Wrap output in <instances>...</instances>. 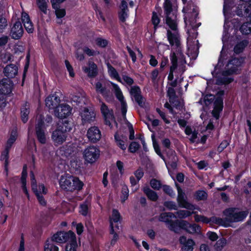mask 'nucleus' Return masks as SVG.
I'll list each match as a JSON object with an SVG mask.
<instances>
[{
    "label": "nucleus",
    "mask_w": 251,
    "mask_h": 251,
    "mask_svg": "<svg viewBox=\"0 0 251 251\" xmlns=\"http://www.w3.org/2000/svg\"><path fill=\"white\" fill-rule=\"evenodd\" d=\"M245 57H232L226 65L225 70L216 79L217 85H226L232 82L234 79L232 75L239 74L245 63Z\"/></svg>",
    "instance_id": "nucleus-1"
},
{
    "label": "nucleus",
    "mask_w": 251,
    "mask_h": 251,
    "mask_svg": "<svg viewBox=\"0 0 251 251\" xmlns=\"http://www.w3.org/2000/svg\"><path fill=\"white\" fill-rule=\"evenodd\" d=\"M72 129V125L67 120L58 124L57 128L52 131L51 138L55 146L62 145L66 140L67 133Z\"/></svg>",
    "instance_id": "nucleus-2"
},
{
    "label": "nucleus",
    "mask_w": 251,
    "mask_h": 251,
    "mask_svg": "<svg viewBox=\"0 0 251 251\" xmlns=\"http://www.w3.org/2000/svg\"><path fill=\"white\" fill-rule=\"evenodd\" d=\"M163 8L166 23L172 30L176 29V0H165Z\"/></svg>",
    "instance_id": "nucleus-3"
},
{
    "label": "nucleus",
    "mask_w": 251,
    "mask_h": 251,
    "mask_svg": "<svg viewBox=\"0 0 251 251\" xmlns=\"http://www.w3.org/2000/svg\"><path fill=\"white\" fill-rule=\"evenodd\" d=\"M177 28L175 30H173L174 32H172L170 30H167V38L171 46H175L177 50L176 52H175L177 57H181V65L179 66V70L181 73H183L185 71V66L184 65L186 63V61L184 59V56L180 51V42L179 39V36L178 33L176 32Z\"/></svg>",
    "instance_id": "nucleus-4"
},
{
    "label": "nucleus",
    "mask_w": 251,
    "mask_h": 251,
    "mask_svg": "<svg viewBox=\"0 0 251 251\" xmlns=\"http://www.w3.org/2000/svg\"><path fill=\"white\" fill-rule=\"evenodd\" d=\"M228 226L230 223L241 222L247 216L248 212L237 208H228L223 211Z\"/></svg>",
    "instance_id": "nucleus-5"
},
{
    "label": "nucleus",
    "mask_w": 251,
    "mask_h": 251,
    "mask_svg": "<svg viewBox=\"0 0 251 251\" xmlns=\"http://www.w3.org/2000/svg\"><path fill=\"white\" fill-rule=\"evenodd\" d=\"M60 185L63 189L73 191L75 190H81L83 183L77 177L69 176H62L60 179Z\"/></svg>",
    "instance_id": "nucleus-6"
},
{
    "label": "nucleus",
    "mask_w": 251,
    "mask_h": 251,
    "mask_svg": "<svg viewBox=\"0 0 251 251\" xmlns=\"http://www.w3.org/2000/svg\"><path fill=\"white\" fill-rule=\"evenodd\" d=\"M76 238L75 234L70 230L68 232L59 231L54 234L51 237V241L58 243H64L67 241L70 243Z\"/></svg>",
    "instance_id": "nucleus-7"
},
{
    "label": "nucleus",
    "mask_w": 251,
    "mask_h": 251,
    "mask_svg": "<svg viewBox=\"0 0 251 251\" xmlns=\"http://www.w3.org/2000/svg\"><path fill=\"white\" fill-rule=\"evenodd\" d=\"M35 135L38 141L42 144H45L47 137L46 127L43 120L39 118L35 125Z\"/></svg>",
    "instance_id": "nucleus-8"
},
{
    "label": "nucleus",
    "mask_w": 251,
    "mask_h": 251,
    "mask_svg": "<svg viewBox=\"0 0 251 251\" xmlns=\"http://www.w3.org/2000/svg\"><path fill=\"white\" fill-rule=\"evenodd\" d=\"M176 186L177 190V201L179 206L189 210L195 209V205L187 201V197L180 186L176 183Z\"/></svg>",
    "instance_id": "nucleus-9"
},
{
    "label": "nucleus",
    "mask_w": 251,
    "mask_h": 251,
    "mask_svg": "<svg viewBox=\"0 0 251 251\" xmlns=\"http://www.w3.org/2000/svg\"><path fill=\"white\" fill-rule=\"evenodd\" d=\"M100 156V151L95 146H90L83 151V157L86 161L93 163L96 161Z\"/></svg>",
    "instance_id": "nucleus-10"
},
{
    "label": "nucleus",
    "mask_w": 251,
    "mask_h": 251,
    "mask_svg": "<svg viewBox=\"0 0 251 251\" xmlns=\"http://www.w3.org/2000/svg\"><path fill=\"white\" fill-rule=\"evenodd\" d=\"M224 95V91H220L217 93V97L214 102V109L212 111V114L216 120L219 118L220 112L223 108V100L222 96Z\"/></svg>",
    "instance_id": "nucleus-11"
},
{
    "label": "nucleus",
    "mask_w": 251,
    "mask_h": 251,
    "mask_svg": "<svg viewBox=\"0 0 251 251\" xmlns=\"http://www.w3.org/2000/svg\"><path fill=\"white\" fill-rule=\"evenodd\" d=\"M113 88V90L115 96L117 99L120 101L121 104V112L124 118H126V113L127 111V104L126 101L124 100V97L123 95L122 92L119 87V86L113 83H111Z\"/></svg>",
    "instance_id": "nucleus-12"
},
{
    "label": "nucleus",
    "mask_w": 251,
    "mask_h": 251,
    "mask_svg": "<svg viewBox=\"0 0 251 251\" xmlns=\"http://www.w3.org/2000/svg\"><path fill=\"white\" fill-rule=\"evenodd\" d=\"M96 91L98 94H101L107 101H112L113 97L110 90L106 88L105 85L100 82L95 84Z\"/></svg>",
    "instance_id": "nucleus-13"
},
{
    "label": "nucleus",
    "mask_w": 251,
    "mask_h": 251,
    "mask_svg": "<svg viewBox=\"0 0 251 251\" xmlns=\"http://www.w3.org/2000/svg\"><path fill=\"white\" fill-rule=\"evenodd\" d=\"M72 111V108L68 104L63 103L59 104L54 109V115L60 119L65 118L69 116Z\"/></svg>",
    "instance_id": "nucleus-14"
},
{
    "label": "nucleus",
    "mask_w": 251,
    "mask_h": 251,
    "mask_svg": "<svg viewBox=\"0 0 251 251\" xmlns=\"http://www.w3.org/2000/svg\"><path fill=\"white\" fill-rule=\"evenodd\" d=\"M83 124L93 122L96 118V114L92 109L85 108L80 113Z\"/></svg>",
    "instance_id": "nucleus-15"
},
{
    "label": "nucleus",
    "mask_w": 251,
    "mask_h": 251,
    "mask_svg": "<svg viewBox=\"0 0 251 251\" xmlns=\"http://www.w3.org/2000/svg\"><path fill=\"white\" fill-rule=\"evenodd\" d=\"M13 86V83L9 78H3L0 80V93L7 95L12 92Z\"/></svg>",
    "instance_id": "nucleus-16"
},
{
    "label": "nucleus",
    "mask_w": 251,
    "mask_h": 251,
    "mask_svg": "<svg viewBox=\"0 0 251 251\" xmlns=\"http://www.w3.org/2000/svg\"><path fill=\"white\" fill-rule=\"evenodd\" d=\"M87 136L91 142L96 143L100 139L101 133L98 127L93 126L88 130Z\"/></svg>",
    "instance_id": "nucleus-17"
},
{
    "label": "nucleus",
    "mask_w": 251,
    "mask_h": 251,
    "mask_svg": "<svg viewBox=\"0 0 251 251\" xmlns=\"http://www.w3.org/2000/svg\"><path fill=\"white\" fill-rule=\"evenodd\" d=\"M24 29L20 21L16 22L11 28L10 34L13 39H18L23 34Z\"/></svg>",
    "instance_id": "nucleus-18"
},
{
    "label": "nucleus",
    "mask_w": 251,
    "mask_h": 251,
    "mask_svg": "<svg viewBox=\"0 0 251 251\" xmlns=\"http://www.w3.org/2000/svg\"><path fill=\"white\" fill-rule=\"evenodd\" d=\"M60 102V98L56 94L48 96L46 99V105L49 109H55Z\"/></svg>",
    "instance_id": "nucleus-19"
},
{
    "label": "nucleus",
    "mask_w": 251,
    "mask_h": 251,
    "mask_svg": "<svg viewBox=\"0 0 251 251\" xmlns=\"http://www.w3.org/2000/svg\"><path fill=\"white\" fill-rule=\"evenodd\" d=\"M130 94L133 96L136 102L139 106L142 107L144 105L143 97L141 95V91L140 88L137 86L131 87L130 90Z\"/></svg>",
    "instance_id": "nucleus-20"
},
{
    "label": "nucleus",
    "mask_w": 251,
    "mask_h": 251,
    "mask_svg": "<svg viewBox=\"0 0 251 251\" xmlns=\"http://www.w3.org/2000/svg\"><path fill=\"white\" fill-rule=\"evenodd\" d=\"M179 242L182 245V251H193L195 243L192 239H187L186 237L182 236L180 237Z\"/></svg>",
    "instance_id": "nucleus-21"
},
{
    "label": "nucleus",
    "mask_w": 251,
    "mask_h": 251,
    "mask_svg": "<svg viewBox=\"0 0 251 251\" xmlns=\"http://www.w3.org/2000/svg\"><path fill=\"white\" fill-rule=\"evenodd\" d=\"M22 20L26 31L29 33H32L34 30L33 25L29 15L26 13H22Z\"/></svg>",
    "instance_id": "nucleus-22"
},
{
    "label": "nucleus",
    "mask_w": 251,
    "mask_h": 251,
    "mask_svg": "<svg viewBox=\"0 0 251 251\" xmlns=\"http://www.w3.org/2000/svg\"><path fill=\"white\" fill-rule=\"evenodd\" d=\"M3 73L8 78H14L18 74V67L14 64L8 65L4 68Z\"/></svg>",
    "instance_id": "nucleus-23"
},
{
    "label": "nucleus",
    "mask_w": 251,
    "mask_h": 251,
    "mask_svg": "<svg viewBox=\"0 0 251 251\" xmlns=\"http://www.w3.org/2000/svg\"><path fill=\"white\" fill-rule=\"evenodd\" d=\"M177 56L175 52L171 54V61L172 65L170 67V73L168 76L169 80H173L174 78L173 73L177 69Z\"/></svg>",
    "instance_id": "nucleus-24"
},
{
    "label": "nucleus",
    "mask_w": 251,
    "mask_h": 251,
    "mask_svg": "<svg viewBox=\"0 0 251 251\" xmlns=\"http://www.w3.org/2000/svg\"><path fill=\"white\" fill-rule=\"evenodd\" d=\"M121 10L119 13V17L121 21L125 22L127 17V3L125 0H122L120 6Z\"/></svg>",
    "instance_id": "nucleus-25"
},
{
    "label": "nucleus",
    "mask_w": 251,
    "mask_h": 251,
    "mask_svg": "<svg viewBox=\"0 0 251 251\" xmlns=\"http://www.w3.org/2000/svg\"><path fill=\"white\" fill-rule=\"evenodd\" d=\"M29 112V104L28 102H25L21 108V117L23 123H25L28 121Z\"/></svg>",
    "instance_id": "nucleus-26"
},
{
    "label": "nucleus",
    "mask_w": 251,
    "mask_h": 251,
    "mask_svg": "<svg viewBox=\"0 0 251 251\" xmlns=\"http://www.w3.org/2000/svg\"><path fill=\"white\" fill-rule=\"evenodd\" d=\"M121 216L120 213L116 209H113L112 211V217L110 220V234L114 233V223H117L120 221Z\"/></svg>",
    "instance_id": "nucleus-27"
},
{
    "label": "nucleus",
    "mask_w": 251,
    "mask_h": 251,
    "mask_svg": "<svg viewBox=\"0 0 251 251\" xmlns=\"http://www.w3.org/2000/svg\"><path fill=\"white\" fill-rule=\"evenodd\" d=\"M84 71L88 74V75L90 77H94L97 75V66L93 62L89 63V67H85L83 68Z\"/></svg>",
    "instance_id": "nucleus-28"
},
{
    "label": "nucleus",
    "mask_w": 251,
    "mask_h": 251,
    "mask_svg": "<svg viewBox=\"0 0 251 251\" xmlns=\"http://www.w3.org/2000/svg\"><path fill=\"white\" fill-rule=\"evenodd\" d=\"M115 139L117 145L122 150H125L126 148V137L119 135L117 133L115 135Z\"/></svg>",
    "instance_id": "nucleus-29"
},
{
    "label": "nucleus",
    "mask_w": 251,
    "mask_h": 251,
    "mask_svg": "<svg viewBox=\"0 0 251 251\" xmlns=\"http://www.w3.org/2000/svg\"><path fill=\"white\" fill-rule=\"evenodd\" d=\"M143 191L150 200L155 201L158 199V197L157 193L151 190L149 187H144Z\"/></svg>",
    "instance_id": "nucleus-30"
},
{
    "label": "nucleus",
    "mask_w": 251,
    "mask_h": 251,
    "mask_svg": "<svg viewBox=\"0 0 251 251\" xmlns=\"http://www.w3.org/2000/svg\"><path fill=\"white\" fill-rule=\"evenodd\" d=\"M248 43L249 42L247 40H243L237 43L234 48V52L236 54L242 52Z\"/></svg>",
    "instance_id": "nucleus-31"
},
{
    "label": "nucleus",
    "mask_w": 251,
    "mask_h": 251,
    "mask_svg": "<svg viewBox=\"0 0 251 251\" xmlns=\"http://www.w3.org/2000/svg\"><path fill=\"white\" fill-rule=\"evenodd\" d=\"M210 222L218 225L224 226H228V224H227V222L226 221V217H225L224 219L214 216L212 217L209 218V223Z\"/></svg>",
    "instance_id": "nucleus-32"
},
{
    "label": "nucleus",
    "mask_w": 251,
    "mask_h": 251,
    "mask_svg": "<svg viewBox=\"0 0 251 251\" xmlns=\"http://www.w3.org/2000/svg\"><path fill=\"white\" fill-rule=\"evenodd\" d=\"M215 98V97L213 95H206L204 97L203 100L201 99L199 102L201 104H202L203 102L206 106H208L213 102Z\"/></svg>",
    "instance_id": "nucleus-33"
},
{
    "label": "nucleus",
    "mask_w": 251,
    "mask_h": 251,
    "mask_svg": "<svg viewBox=\"0 0 251 251\" xmlns=\"http://www.w3.org/2000/svg\"><path fill=\"white\" fill-rule=\"evenodd\" d=\"M227 243L225 238H221L218 240L214 245V249L216 251H221Z\"/></svg>",
    "instance_id": "nucleus-34"
},
{
    "label": "nucleus",
    "mask_w": 251,
    "mask_h": 251,
    "mask_svg": "<svg viewBox=\"0 0 251 251\" xmlns=\"http://www.w3.org/2000/svg\"><path fill=\"white\" fill-rule=\"evenodd\" d=\"M100 110L103 117H106L108 118L112 117L113 114L111 111L108 109L107 106L103 102H101Z\"/></svg>",
    "instance_id": "nucleus-35"
},
{
    "label": "nucleus",
    "mask_w": 251,
    "mask_h": 251,
    "mask_svg": "<svg viewBox=\"0 0 251 251\" xmlns=\"http://www.w3.org/2000/svg\"><path fill=\"white\" fill-rule=\"evenodd\" d=\"M241 32L245 34L251 33V21L244 23L240 27Z\"/></svg>",
    "instance_id": "nucleus-36"
},
{
    "label": "nucleus",
    "mask_w": 251,
    "mask_h": 251,
    "mask_svg": "<svg viewBox=\"0 0 251 251\" xmlns=\"http://www.w3.org/2000/svg\"><path fill=\"white\" fill-rule=\"evenodd\" d=\"M169 225L168 226V228L175 233H178L179 231V226L178 225V221H170V222L169 223Z\"/></svg>",
    "instance_id": "nucleus-37"
},
{
    "label": "nucleus",
    "mask_w": 251,
    "mask_h": 251,
    "mask_svg": "<svg viewBox=\"0 0 251 251\" xmlns=\"http://www.w3.org/2000/svg\"><path fill=\"white\" fill-rule=\"evenodd\" d=\"M39 9L44 14L47 13V4L45 0H36Z\"/></svg>",
    "instance_id": "nucleus-38"
},
{
    "label": "nucleus",
    "mask_w": 251,
    "mask_h": 251,
    "mask_svg": "<svg viewBox=\"0 0 251 251\" xmlns=\"http://www.w3.org/2000/svg\"><path fill=\"white\" fill-rule=\"evenodd\" d=\"M51 240H47L44 246V251H58V248L51 243Z\"/></svg>",
    "instance_id": "nucleus-39"
},
{
    "label": "nucleus",
    "mask_w": 251,
    "mask_h": 251,
    "mask_svg": "<svg viewBox=\"0 0 251 251\" xmlns=\"http://www.w3.org/2000/svg\"><path fill=\"white\" fill-rule=\"evenodd\" d=\"M192 213L193 212L185 210H180L176 212L177 218L179 219L185 218L191 215Z\"/></svg>",
    "instance_id": "nucleus-40"
},
{
    "label": "nucleus",
    "mask_w": 251,
    "mask_h": 251,
    "mask_svg": "<svg viewBox=\"0 0 251 251\" xmlns=\"http://www.w3.org/2000/svg\"><path fill=\"white\" fill-rule=\"evenodd\" d=\"M195 197L198 201H203L207 199V194L204 191L199 190L196 192Z\"/></svg>",
    "instance_id": "nucleus-41"
},
{
    "label": "nucleus",
    "mask_w": 251,
    "mask_h": 251,
    "mask_svg": "<svg viewBox=\"0 0 251 251\" xmlns=\"http://www.w3.org/2000/svg\"><path fill=\"white\" fill-rule=\"evenodd\" d=\"M186 231L190 233H198L200 231V227L198 225L195 224H189V226L187 228Z\"/></svg>",
    "instance_id": "nucleus-42"
},
{
    "label": "nucleus",
    "mask_w": 251,
    "mask_h": 251,
    "mask_svg": "<svg viewBox=\"0 0 251 251\" xmlns=\"http://www.w3.org/2000/svg\"><path fill=\"white\" fill-rule=\"evenodd\" d=\"M108 72L111 76L115 78L118 81L121 82V78L116 69L111 65H108Z\"/></svg>",
    "instance_id": "nucleus-43"
},
{
    "label": "nucleus",
    "mask_w": 251,
    "mask_h": 251,
    "mask_svg": "<svg viewBox=\"0 0 251 251\" xmlns=\"http://www.w3.org/2000/svg\"><path fill=\"white\" fill-rule=\"evenodd\" d=\"M77 244L76 238L68 243L66 246V251H76Z\"/></svg>",
    "instance_id": "nucleus-44"
},
{
    "label": "nucleus",
    "mask_w": 251,
    "mask_h": 251,
    "mask_svg": "<svg viewBox=\"0 0 251 251\" xmlns=\"http://www.w3.org/2000/svg\"><path fill=\"white\" fill-rule=\"evenodd\" d=\"M122 196H121L122 202H124L128 199L129 191L126 185H124L122 189Z\"/></svg>",
    "instance_id": "nucleus-45"
},
{
    "label": "nucleus",
    "mask_w": 251,
    "mask_h": 251,
    "mask_svg": "<svg viewBox=\"0 0 251 251\" xmlns=\"http://www.w3.org/2000/svg\"><path fill=\"white\" fill-rule=\"evenodd\" d=\"M9 150L5 149L4 151L1 153L0 156V160L1 161H4V166L5 169L7 170V165H8V153H9Z\"/></svg>",
    "instance_id": "nucleus-46"
},
{
    "label": "nucleus",
    "mask_w": 251,
    "mask_h": 251,
    "mask_svg": "<svg viewBox=\"0 0 251 251\" xmlns=\"http://www.w3.org/2000/svg\"><path fill=\"white\" fill-rule=\"evenodd\" d=\"M167 95L169 97V102L174 103V100L176 99V91L172 87H169L167 91Z\"/></svg>",
    "instance_id": "nucleus-47"
},
{
    "label": "nucleus",
    "mask_w": 251,
    "mask_h": 251,
    "mask_svg": "<svg viewBox=\"0 0 251 251\" xmlns=\"http://www.w3.org/2000/svg\"><path fill=\"white\" fill-rule=\"evenodd\" d=\"M150 185L151 187L155 190H158L161 187V184L160 181L156 179H152L150 181Z\"/></svg>",
    "instance_id": "nucleus-48"
},
{
    "label": "nucleus",
    "mask_w": 251,
    "mask_h": 251,
    "mask_svg": "<svg viewBox=\"0 0 251 251\" xmlns=\"http://www.w3.org/2000/svg\"><path fill=\"white\" fill-rule=\"evenodd\" d=\"M16 133L13 134V132H12V134L11 135L9 139L7 140L6 146L5 149L9 150L11 147L12 144L16 141Z\"/></svg>",
    "instance_id": "nucleus-49"
},
{
    "label": "nucleus",
    "mask_w": 251,
    "mask_h": 251,
    "mask_svg": "<svg viewBox=\"0 0 251 251\" xmlns=\"http://www.w3.org/2000/svg\"><path fill=\"white\" fill-rule=\"evenodd\" d=\"M162 188L163 190L166 194L169 195L171 197L173 198L175 197V193L172 188L170 187V186L167 185H164L163 186Z\"/></svg>",
    "instance_id": "nucleus-50"
},
{
    "label": "nucleus",
    "mask_w": 251,
    "mask_h": 251,
    "mask_svg": "<svg viewBox=\"0 0 251 251\" xmlns=\"http://www.w3.org/2000/svg\"><path fill=\"white\" fill-rule=\"evenodd\" d=\"M164 205L169 210H176L177 206L176 203L172 201H167L164 202Z\"/></svg>",
    "instance_id": "nucleus-51"
},
{
    "label": "nucleus",
    "mask_w": 251,
    "mask_h": 251,
    "mask_svg": "<svg viewBox=\"0 0 251 251\" xmlns=\"http://www.w3.org/2000/svg\"><path fill=\"white\" fill-rule=\"evenodd\" d=\"M151 21L154 25V29L155 30L157 27L158 25L160 23V19L158 17L157 14L155 12H153L152 13Z\"/></svg>",
    "instance_id": "nucleus-52"
},
{
    "label": "nucleus",
    "mask_w": 251,
    "mask_h": 251,
    "mask_svg": "<svg viewBox=\"0 0 251 251\" xmlns=\"http://www.w3.org/2000/svg\"><path fill=\"white\" fill-rule=\"evenodd\" d=\"M34 192V193L35 194L37 198V199L39 202V203L42 205H43V206H45L46 205V201L45 200L43 196H42V195H41L37 188H36V191H33Z\"/></svg>",
    "instance_id": "nucleus-53"
},
{
    "label": "nucleus",
    "mask_w": 251,
    "mask_h": 251,
    "mask_svg": "<svg viewBox=\"0 0 251 251\" xmlns=\"http://www.w3.org/2000/svg\"><path fill=\"white\" fill-rule=\"evenodd\" d=\"M195 220L197 222H202L203 223H209V218H208L204 216L196 215L195 216Z\"/></svg>",
    "instance_id": "nucleus-54"
},
{
    "label": "nucleus",
    "mask_w": 251,
    "mask_h": 251,
    "mask_svg": "<svg viewBox=\"0 0 251 251\" xmlns=\"http://www.w3.org/2000/svg\"><path fill=\"white\" fill-rule=\"evenodd\" d=\"M140 145L136 142H132L129 146V151L132 153L135 152L139 148Z\"/></svg>",
    "instance_id": "nucleus-55"
},
{
    "label": "nucleus",
    "mask_w": 251,
    "mask_h": 251,
    "mask_svg": "<svg viewBox=\"0 0 251 251\" xmlns=\"http://www.w3.org/2000/svg\"><path fill=\"white\" fill-rule=\"evenodd\" d=\"M30 176L32 189L33 191H36V188H37V185L36 184V181L35 180L34 173L32 171H31L30 172Z\"/></svg>",
    "instance_id": "nucleus-56"
},
{
    "label": "nucleus",
    "mask_w": 251,
    "mask_h": 251,
    "mask_svg": "<svg viewBox=\"0 0 251 251\" xmlns=\"http://www.w3.org/2000/svg\"><path fill=\"white\" fill-rule=\"evenodd\" d=\"M54 9L55 10V14L57 18H61L65 16V15H66L65 9L59 8L58 7V4H57V8Z\"/></svg>",
    "instance_id": "nucleus-57"
},
{
    "label": "nucleus",
    "mask_w": 251,
    "mask_h": 251,
    "mask_svg": "<svg viewBox=\"0 0 251 251\" xmlns=\"http://www.w3.org/2000/svg\"><path fill=\"white\" fill-rule=\"evenodd\" d=\"M7 26V20L2 17H0V32H2Z\"/></svg>",
    "instance_id": "nucleus-58"
},
{
    "label": "nucleus",
    "mask_w": 251,
    "mask_h": 251,
    "mask_svg": "<svg viewBox=\"0 0 251 251\" xmlns=\"http://www.w3.org/2000/svg\"><path fill=\"white\" fill-rule=\"evenodd\" d=\"M96 44L101 48L105 47L107 44L108 42L106 40L100 38H98L96 40Z\"/></svg>",
    "instance_id": "nucleus-59"
},
{
    "label": "nucleus",
    "mask_w": 251,
    "mask_h": 251,
    "mask_svg": "<svg viewBox=\"0 0 251 251\" xmlns=\"http://www.w3.org/2000/svg\"><path fill=\"white\" fill-rule=\"evenodd\" d=\"M158 220L166 223H169L170 222L167 212L162 213L158 217Z\"/></svg>",
    "instance_id": "nucleus-60"
},
{
    "label": "nucleus",
    "mask_w": 251,
    "mask_h": 251,
    "mask_svg": "<svg viewBox=\"0 0 251 251\" xmlns=\"http://www.w3.org/2000/svg\"><path fill=\"white\" fill-rule=\"evenodd\" d=\"M83 50V51L89 56H94L96 54L99 53V52H97L95 50H91L87 47H84Z\"/></svg>",
    "instance_id": "nucleus-61"
},
{
    "label": "nucleus",
    "mask_w": 251,
    "mask_h": 251,
    "mask_svg": "<svg viewBox=\"0 0 251 251\" xmlns=\"http://www.w3.org/2000/svg\"><path fill=\"white\" fill-rule=\"evenodd\" d=\"M229 145V143L226 140H224L221 142L217 148V151L219 152H221L226 147Z\"/></svg>",
    "instance_id": "nucleus-62"
},
{
    "label": "nucleus",
    "mask_w": 251,
    "mask_h": 251,
    "mask_svg": "<svg viewBox=\"0 0 251 251\" xmlns=\"http://www.w3.org/2000/svg\"><path fill=\"white\" fill-rule=\"evenodd\" d=\"M65 65H66V67L68 72H69L70 75L71 77H74V75H75V74H74V71H73V67H72V66L70 64L69 62L67 60H66L65 61Z\"/></svg>",
    "instance_id": "nucleus-63"
},
{
    "label": "nucleus",
    "mask_w": 251,
    "mask_h": 251,
    "mask_svg": "<svg viewBox=\"0 0 251 251\" xmlns=\"http://www.w3.org/2000/svg\"><path fill=\"white\" fill-rule=\"evenodd\" d=\"M134 175L139 181L144 176V172L143 169L141 168L138 169L135 172Z\"/></svg>",
    "instance_id": "nucleus-64"
}]
</instances>
